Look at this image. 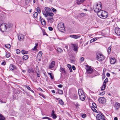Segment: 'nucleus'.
Segmentation results:
<instances>
[{"label": "nucleus", "mask_w": 120, "mask_h": 120, "mask_svg": "<svg viewBox=\"0 0 120 120\" xmlns=\"http://www.w3.org/2000/svg\"><path fill=\"white\" fill-rule=\"evenodd\" d=\"M101 4L100 2H99L96 5L94 6V11L97 13V15L98 13L101 10Z\"/></svg>", "instance_id": "nucleus-1"}, {"label": "nucleus", "mask_w": 120, "mask_h": 120, "mask_svg": "<svg viewBox=\"0 0 120 120\" xmlns=\"http://www.w3.org/2000/svg\"><path fill=\"white\" fill-rule=\"evenodd\" d=\"M108 13L105 11H101L98 13V15L100 18L103 19L106 18L108 16Z\"/></svg>", "instance_id": "nucleus-2"}, {"label": "nucleus", "mask_w": 120, "mask_h": 120, "mask_svg": "<svg viewBox=\"0 0 120 120\" xmlns=\"http://www.w3.org/2000/svg\"><path fill=\"white\" fill-rule=\"evenodd\" d=\"M78 94L80 99L82 101H84L86 98V96L83 90L81 89H79Z\"/></svg>", "instance_id": "nucleus-3"}, {"label": "nucleus", "mask_w": 120, "mask_h": 120, "mask_svg": "<svg viewBox=\"0 0 120 120\" xmlns=\"http://www.w3.org/2000/svg\"><path fill=\"white\" fill-rule=\"evenodd\" d=\"M58 30L61 32H64L65 31L64 23L62 22L59 23L58 25Z\"/></svg>", "instance_id": "nucleus-4"}, {"label": "nucleus", "mask_w": 120, "mask_h": 120, "mask_svg": "<svg viewBox=\"0 0 120 120\" xmlns=\"http://www.w3.org/2000/svg\"><path fill=\"white\" fill-rule=\"evenodd\" d=\"M97 60L99 61H101L104 59V57L101 53H97Z\"/></svg>", "instance_id": "nucleus-5"}, {"label": "nucleus", "mask_w": 120, "mask_h": 120, "mask_svg": "<svg viewBox=\"0 0 120 120\" xmlns=\"http://www.w3.org/2000/svg\"><path fill=\"white\" fill-rule=\"evenodd\" d=\"M0 30L3 32H4L6 31L7 29L6 26V23H3L1 24L0 26Z\"/></svg>", "instance_id": "nucleus-6"}, {"label": "nucleus", "mask_w": 120, "mask_h": 120, "mask_svg": "<svg viewBox=\"0 0 120 120\" xmlns=\"http://www.w3.org/2000/svg\"><path fill=\"white\" fill-rule=\"evenodd\" d=\"M51 14V15H49L47 17V19L48 22H50L51 23H52L53 22V17L54 14L53 13H52Z\"/></svg>", "instance_id": "nucleus-7"}, {"label": "nucleus", "mask_w": 120, "mask_h": 120, "mask_svg": "<svg viewBox=\"0 0 120 120\" xmlns=\"http://www.w3.org/2000/svg\"><path fill=\"white\" fill-rule=\"evenodd\" d=\"M86 73H87L91 74L92 72L93 69L90 67L88 65H86Z\"/></svg>", "instance_id": "nucleus-8"}, {"label": "nucleus", "mask_w": 120, "mask_h": 120, "mask_svg": "<svg viewBox=\"0 0 120 120\" xmlns=\"http://www.w3.org/2000/svg\"><path fill=\"white\" fill-rule=\"evenodd\" d=\"M105 116L101 114V115L99 114H98L97 115L96 118L97 119L100 120L101 119H102V120H106L104 118Z\"/></svg>", "instance_id": "nucleus-9"}, {"label": "nucleus", "mask_w": 120, "mask_h": 120, "mask_svg": "<svg viewBox=\"0 0 120 120\" xmlns=\"http://www.w3.org/2000/svg\"><path fill=\"white\" fill-rule=\"evenodd\" d=\"M45 9L46 13L47 14V15L48 14L49 15H51V14L53 13H52L51 12V9L48 7H45Z\"/></svg>", "instance_id": "nucleus-10"}, {"label": "nucleus", "mask_w": 120, "mask_h": 120, "mask_svg": "<svg viewBox=\"0 0 120 120\" xmlns=\"http://www.w3.org/2000/svg\"><path fill=\"white\" fill-rule=\"evenodd\" d=\"M42 51H40L38 53L37 58V60L39 61H40L41 60V58L42 56Z\"/></svg>", "instance_id": "nucleus-11"}, {"label": "nucleus", "mask_w": 120, "mask_h": 120, "mask_svg": "<svg viewBox=\"0 0 120 120\" xmlns=\"http://www.w3.org/2000/svg\"><path fill=\"white\" fill-rule=\"evenodd\" d=\"M100 103H104L106 102L105 99L104 98L101 97L98 99Z\"/></svg>", "instance_id": "nucleus-12"}, {"label": "nucleus", "mask_w": 120, "mask_h": 120, "mask_svg": "<svg viewBox=\"0 0 120 120\" xmlns=\"http://www.w3.org/2000/svg\"><path fill=\"white\" fill-rule=\"evenodd\" d=\"M55 62L54 61H52L51 63L49 66V69H51L55 65Z\"/></svg>", "instance_id": "nucleus-13"}, {"label": "nucleus", "mask_w": 120, "mask_h": 120, "mask_svg": "<svg viewBox=\"0 0 120 120\" xmlns=\"http://www.w3.org/2000/svg\"><path fill=\"white\" fill-rule=\"evenodd\" d=\"M115 31L118 36H120V29L117 28L115 29Z\"/></svg>", "instance_id": "nucleus-14"}, {"label": "nucleus", "mask_w": 120, "mask_h": 120, "mask_svg": "<svg viewBox=\"0 0 120 120\" xmlns=\"http://www.w3.org/2000/svg\"><path fill=\"white\" fill-rule=\"evenodd\" d=\"M40 19L42 25L44 26L46 25V23L45 20L43 19H41V16H40Z\"/></svg>", "instance_id": "nucleus-15"}, {"label": "nucleus", "mask_w": 120, "mask_h": 120, "mask_svg": "<svg viewBox=\"0 0 120 120\" xmlns=\"http://www.w3.org/2000/svg\"><path fill=\"white\" fill-rule=\"evenodd\" d=\"M55 112L53 110H52L51 116L54 119H56L57 117L55 113Z\"/></svg>", "instance_id": "nucleus-16"}, {"label": "nucleus", "mask_w": 120, "mask_h": 120, "mask_svg": "<svg viewBox=\"0 0 120 120\" xmlns=\"http://www.w3.org/2000/svg\"><path fill=\"white\" fill-rule=\"evenodd\" d=\"M18 39L20 41H22L24 39V35L22 34H19L18 36Z\"/></svg>", "instance_id": "nucleus-17"}, {"label": "nucleus", "mask_w": 120, "mask_h": 120, "mask_svg": "<svg viewBox=\"0 0 120 120\" xmlns=\"http://www.w3.org/2000/svg\"><path fill=\"white\" fill-rule=\"evenodd\" d=\"M71 46L74 49V50L76 52L77 51V46L75 44H71Z\"/></svg>", "instance_id": "nucleus-18"}, {"label": "nucleus", "mask_w": 120, "mask_h": 120, "mask_svg": "<svg viewBox=\"0 0 120 120\" xmlns=\"http://www.w3.org/2000/svg\"><path fill=\"white\" fill-rule=\"evenodd\" d=\"M9 69L10 70H13L16 69V67L15 65L11 64L10 65Z\"/></svg>", "instance_id": "nucleus-19"}, {"label": "nucleus", "mask_w": 120, "mask_h": 120, "mask_svg": "<svg viewBox=\"0 0 120 120\" xmlns=\"http://www.w3.org/2000/svg\"><path fill=\"white\" fill-rule=\"evenodd\" d=\"M85 0H77L76 2L77 4L79 5L82 4Z\"/></svg>", "instance_id": "nucleus-20"}, {"label": "nucleus", "mask_w": 120, "mask_h": 120, "mask_svg": "<svg viewBox=\"0 0 120 120\" xmlns=\"http://www.w3.org/2000/svg\"><path fill=\"white\" fill-rule=\"evenodd\" d=\"M116 60L114 58H111L110 59V62L111 64H113L115 63Z\"/></svg>", "instance_id": "nucleus-21"}, {"label": "nucleus", "mask_w": 120, "mask_h": 120, "mask_svg": "<svg viewBox=\"0 0 120 120\" xmlns=\"http://www.w3.org/2000/svg\"><path fill=\"white\" fill-rule=\"evenodd\" d=\"M120 104L118 102H116L115 104V108L116 109H118L120 108Z\"/></svg>", "instance_id": "nucleus-22"}, {"label": "nucleus", "mask_w": 120, "mask_h": 120, "mask_svg": "<svg viewBox=\"0 0 120 120\" xmlns=\"http://www.w3.org/2000/svg\"><path fill=\"white\" fill-rule=\"evenodd\" d=\"M70 37L72 38L76 39L78 38H79L80 37V36L76 35H71L70 36Z\"/></svg>", "instance_id": "nucleus-23"}, {"label": "nucleus", "mask_w": 120, "mask_h": 120, "mask_svg": "<svg viewBox=\"0 0 120 120\" xmlns=\"http://www.w3.org/2000/svg\"><path fill=\"white\" fill-rule=\"evenodd\" d=\"M60 71L62 73L66 74L67 73L66 71L64 70V68L62 67H61L60 68Z\"/></svg>", "instance_id": "nucleus-24"}, {"label": "nucleus", "mask_w": 120, "mask_h": 120, "mask_svg": "<svg viewBox=\"0 0 120 120\" xmlns=\"http://www.w3.org/2000/svg\"><path fill=\"white\" fill-rule=\"evenodd\" d=\"M5 118L2 114H0V120H5Z\"/></svg>", "instance_id": "nucleus-25"}, {"label": "nucleus", "mask_w": 120, "mask_h": 120, "mask_svg": "<svg viewBox=\"0 0 120 120\" xmlns=\"http://www.w3.org/2000/svg\"><path fill=\"white\" fill-rule=\"evenodd\" d=\"M28 71L29 73H34L33 69L31 68H30L28 69Z\"/></svg>", "instance_id": "nucleus-26"}, {"label": "nucleus", "mask_w": 120, "mask_h": 120, "mask_svg": "<svg viewBox=\"0 0 120 120\" xmlns=\"http://www.w3.org/2000/svg\"><path fill=\"white\" fill-rule=\"evenodd\" d=\"M28 58V56L27 55H25L23 56V60H26Z\"/></svg>", "instance_id": "nucleus-27"}, {"label": "nucleus", "mask_w": 120, "mask_h": 120, "mask_svg": "<svg viewBox=\"0 0 120 120\" xmlns=\"http://www.w3.org/2000/svg\"><path fill=\"white\" fill-rule=\"evenodd\" d=\"M48 74L50 75V77L52 79H53L54 76L53 74L51 73H49Z\"/></svg>", "instance_id": "nucleus-28"}, {"label": "nucleus", "mask_w": 120, "mask_h": 120, "mask_svg": "<svg viewBox=\"0 0 120 120\" xmlns=\"http://www.w3.org/2000/svg\"><path fill=\"white\" fill-rule=\"evenodd\" d=\"M43 14L45 17H47L49 15L46 13V11H43Z\"/></svg>", "instance_id": "nucleus-29"}, {"label": "nucleus", "mask_w": 120, "mask_h": 120, "mask_svg": "<svg viewBox=\"0 0 120 120\" xmlns=\"http://www.w3.org/2000/svg\"><path fill=\"white\" fill-rule=\"evenodd\" d=\"M106 86V85L103 84V85L102 86L101 88V90H104L105 89Z\"/></svg>", "instance_id": "nucleus-30"}, {"label": "nucleus", "mask_w": 120, "mask_h": 120, "mask_svg": "<svg viewBox=\"0 0 120 120\" xmlns=\"http://www.w3.org/2000/svg\"><path fill=\"white\" fill-rule=\"evenodd\" d=\"M58 92L59 94H63V92L62 90H58Z\"/></svg>", "instance_id": "nucleus-31"}, {"label": "nucleus", "mask_w": 120, "mask_h": 120, "mask_svg": "<svg viewBox=\"0 0 120 120\" xmlns=\"http://www.w3.org/2000/svg\"><path fill=\"white\" fill-rule=\"evenodd\" d=\"M59 102L60 104L61 105H63L64 104V103L62 100L60 99L59 101Z\"/></svg>", "instance_id": "nucleus-32"}, {"label": "nucleus", "mask_w": 120, "mask_h": 120, "mask_svg": "<svg viewBox=\"0 0 120 120\" xmlns=\"http://www.w3.org/2000/svg\"><path fill=\"white\" fill-rule=\"evenodd\" d=\"M28 51H25L24 50H22L21 51V52L22 54H27L28 53Z\"/></svg>", "instance_id": "nucleus-33"}, {"label": "nucleus", "mask_w": 120, "mask_h": 120, "mask_svg": "<svg viewBox=\"0 0 120 120\" xmlns=\"http://www.w3.org/2000/svg\"><path fill=\"white\" fill-rule=\"evenodd\" d=\"M80 15L82 17L85 16L87 15V14L86 13H80Z\"/></svg>", "instance_id": "nucleus-34"}, {"label": "nucleus", "mask_w": 120, "mask_h": 120, "mask_svg": "<svg viewBox=\"0 0 120 120\" xmlns=\"http://www.w3.org/2000/svg\"><path fill=\"white\" fill-rule=\"evenodd\" d=\"M97 40V39L96 38H94L93 39H92L91 40H90V43H91L95 41L96 40Z\"/></svg>", "instance_id": "nucleus-35"}, {"label": "nucleus", "mask_w": 120, "mask_h": 120, "mask_svg": "<svg viewBox=\"0 0 120 120\" xmlns=\"http://www.w3.org/2000/svg\"><path fill=\"white\" fill-rule=\"evenodd\" d=\"M36 9L37 11L39 13H41V9L39 7H37Z\"/></svg>", "instance_id": "nucleus-36"}, {"label": "nucleus", "mask_w": 120, "mask_h": 120, "mask_svg": "<svg viewBox=\"0 0 120 120\" xmlns=\"http://www.w3.org/2000/svg\"><path fill=\"white\" fill-rule=\"evenodd\" d=\"M108 78H106L104 82L103 83V84L106 85V83L108 82Z\"/></svg>", "instance_id": "nucleus-37"}, {"label": "nucleus", "mask_w": 120, "mask_h": 120, "mask_svg": "<svg viewBox=\"0 0 120 120\" xmlns=\"http://www.w3.org/2000/svg\"><path fill=\"white\" fill-rule=\"evenodd\" d=\"M10 54L8 52H6V57L8 58L9 57H10Z\"/></svg>", "instance_id": "nucleus-38"}, {"label": "nucleus", "mask_w": 120, "mask_h": 120, "mask_svg": "<svg viewBox=\"0 0 120 120\" xmlns=\"http://www.w3.org/2000/svg\"><path fill=\"white\" fill-rule=\"evenodd\" d=\"M95 107H91V108L92 109V110L95 112H97V110H96L95 109Z\"/></svg>", "instance_id": "nucleus-39"}, {"label": "nucleus", "mask_w": 120, "mask_h": 120, "mask_svg": "<svg viewBox=\"0 0 120 120\" xmlns=\"http://www.w3.org/2000/svg\"><path fill=\"white\" fill-rule=\"evenodd\" d=\"M11 47L10 45L9 44L5 45V47L6 48H10Z\"/></svg>", "instance_id": "nucleus-40"}, {"label": "nucleus", "mask_w": 120, "mask_h": 120, "mask_svg": "<svg viewBox=\"0 0 120 120\" xmlns=\"http://www.w3.org/2000/svg\"><path fill=\"white\" fill-rule=\"evenodd\" d=\"M75 105L76 108L77 109H78V108H79V106H80V105L78 104V103L77 102L75 104Z\"/></svg>", "instance_id": "nucleus-41"}, {"label": "nucleus", "mask_w": 120, "mask_h": 120, "mask_svg": "<svg viewBox=\"0 0 120 120\" xmlns=\"http://www.w3.org/2000/svg\"><path fill=\"white\" fill-rule=\"evenodd\" d=\"M38 15V13L37 12H35L34 14V17L36 18Z\"/></svg>", "instance_id": "nucleus-42"}, {"label": "nucleus", "mask_w": 120, "mask_h": 120, "mask_svg": "<svg viewBox=\"0 0 120 120\" xmlns=\"http://www.w3.org/2000/svg\"><path fill=\"white\" fill-rule=\"evenodd\" d=\"M111 46H110L108 47V49L107 50V51H108V53H110L111 50Z\"/></svg>", "instance_id": "nucleus-43"}, {"label": "nucleus", "mask_w": 120, "mask_h": 120, "mask_svg": "<svg viewBox=\"0 0 120 120\" xmlns=\"http://www.w3.org/2000/svg\"><path fill=\"white\" fill-rule=\"evenodd\" d=\"M57 51L59 52H62V50L60 48H58L57 49Z\"/></svg>", "instance_id": "nucleus-44"}, {"label": "nucleus", "mask_w": 120, "mask_h": 120, "mask_svg": "<svg viewBox=\"0 0 120 120\" xmlns=\"http://www.w3.org/2000/svg\"><path fill=\"white\" fill-rule=\"evenodd\" d=\"M6 26L7 27V28H9L11 26V24L9 23H8V24H6Z\"/></svg>", "instance_id": "nucleus-45"}, {"label": "nucleus", "mask_w": 120, "mask_h": 120, "mask_svg": "<svg viewBox=\"0 0 120 120\" xmlns=\"http://www.w3.org/2000/svg\"><path fill=\"white\" fill-rule=\"evenodd\" d=\"M86 115L85 114H84L82 115V117L83 118H85L86 117Z\"/></svg>", "instance_id": "nucleus-46"}, {"label": "nucleus", "mask_w": 120, "mask_h": 120, "mask_svg": "<svg viewBox=\"0 0 120 120\" xmlns=\"http://www.w3.org/2000/svg\"><path fill=\"white\" fill-rule=\"evenodd\" d=\"M35 71L36 73L39 72V70L38 68V67H36V69Z\"/></svg>", "instance_id": "nucleus-47"}, {"label": "nucleus", "mask_w": 120, "mask_h": 120, "mask_svg": "<svg viewBox=\"0 0 120 120\" xmlns=\"http://www.w3.org/2000/svg\"><path fill=\"white\" fill-rule=\"evenodd\" d=\"M16 53L17 54H19L20 53V50L19 49H16Z\"/></svg>", "instance_id": "nucleus-48"}, {"label": "nucleus", "mask_w": 120, "mask_h": 120, "mask_svg": "<svg viewBox=\"0 0 120 120\" xmlns=\"http://www.w3.org/2000/svg\"><path fill=\"white\" fill-rule=\"evenodd\" d=\"M52 9L53 11L54 12H56V10L54 8H52Z\"/></svg>", "instance_id": "nucleus-49"}, {"label": "nucleus", "mask_w": 120, "mask_h": 120, "mask_svg": "<svg viewBox=\"0 0 120 120\" xmlns=\"http://www.w3.org/2000/svg\"><path fill=\"white\" fill-rule=\"evenodd\" d=\"M39 94L40 95L42 96L44 98L45 97L44 95L43 94H42L41 93H39Z\"/></svg>", "instance_id": "nucleus-50"}, {"label": "nucleus", "mask_w": 120, "mask_h": 120, "mask_svg": "<svg viewBox=\"0 0 120 120\" xmlns=\"http://www.w3.org/2000/svg\"><path fill=\"white\" fill-rule=\"evenodd\" d=\"M25 87L29 90H30L31 89V88H30V87L28 86H26Z\"/></svg>", "instance_id": "nucleus-51"}, {"label": "nucleus", "mask_w": 120, "mask_h": 120, "mask_svg": "<svg viewBox=\"0 0 120 120\" xmlns=\"http://www.w3.org/2000/svg\"><path fill=\"white\" fill-rule=\"evenodd\" d=\"M67 66L69 68V69L71 68V65L70 64H68L67 65Z\"/></svg>", "instance_id": "nucleus-52"}, {"label": "nucleus", "mask_w": 120, "mask_h": 120, "mask_svg": "<svg viewBox=\"0 0 120 120\" xmlns=\"http://www.w3.org/2000/svg\"><path fill=\"white\" fill-rule=\"evenodd\" d=\"M49 30L50 31H52L53 30V28L51 27H48Z\"/></svg>", "instance_id": "nucleus-53"}, {"label": "nucleus", "mask_w": 120, "mask_h": 120, "mask_svg": "<svg viewBox=\"0 0 120 120\" xmlns=\"http://www.w3.org/2000/svg\"><path fill=\"white\" fill-rule=\"evenodd\" d=\"M43 35H47L46 33L45 32V31L44 30H43Z\"/></svg>", "instance_id": "nucleus-54"}, {"label": "nucleus", "mask_w": 120, "mask_h": 120, "mask_svg": "<svg viewBox=\"0 0 120 120\" xmlns=\"http://www.w3.org/2000/svg\"><path fill=\"white\" fill-rule=\"evenodd\" d=\"M105 91H103V92L100 93V95H103L105 94Z\"/></svg>", "instance_id": "nucleus-55"}, {"label": "nucleus", "mask_w": 120, "mask_h": 120, "mask_svg": "<svg viewBox=\"0 0 120 120\" xmlns=\"http://www.w3.org/2000/svg\"><path fill=\"white\" fill-rule=\"evenodd\" d=\"M6 100H5L4 101H3L2 100H1V103H6Z\"/></svg>", "instance_id": "nucleus-56"}, {"label": "nucleus", "mask_w": 120, "mask_h": 120, "mask_svg": "<svg viewBox=\"0 0 120 120\" xmlns=\"http://www.w3.org/2000/svg\"><path fill=\"white\" fill-rule=\"evenodd\" d=\"M92 105L94 107L97 108L96 105V104L94 103H92Z\"/></svg>", "instance_id": "nucleus-57"}, {"label": "nucleus", "mask_w": 120, "mask_h": 120, "mask_svg": "<svg viewBox=\"0 0 120 120\" xmlns=\"http://www.w3.org/2000/svg\"><path fill=\"white\" fill-rule=\"evenodd\" d=\"M58 87L60 88H62V87L63 86L61 84H60L58 85Z\"/></svg>", "instance_id": "nucleus-58"}, {"label": "nucleus", "mask_w": 120, "mask_h": 120, "mask_svg": "<svg viewBox=\"0 0 120 120\" xmlns=\"http://www.w3.org/2000/svg\"><path fill=\"white\" fill-rule=\"evenodd\" d=\"M6 64V62L4 61L3 62H2L1 63V64L2 65H4Z\"/></svg>", "instance_id": "nucleus-59"}, {"label": "nucleus", "mask_w": 120, "mask_h": 120, "mask_svg": "<svg viewBox=\"0 0 120 120\" xmlns=\"http://www.w3.org/2000/svg\"><path fill=\"white\" fill-rule=\"evenodd\" d=\"M72 68L73 70H75L76 69L75 68L74 66H72Z\"/></svg>", "instance_id": "nucleus-60"}, {"label": "nucleus", "mask_w": 120, "mask_h": 120, "mask_svg": "<svg viewBox=\"0 0 120 120\" xmlns=\"http://www.w3.org/2000/svg\"><path fill=\"white\" fill-rule=\"evenodd\" d=\"M37 47L36 46H35L34 47V48L32 50H35L36 49H37Z\"/></svg>", "instance_id": "nucleus-61"}, {"label": "nucleus", "mask_w": 120, "mask_h": 120, "mask_svg": "<svg viewBox=\"0 0 120 120\" xmlns=\"http://www.w3.org/2000/svg\"><path fill=\"white\" fill-rule=\"evenodd\" d=\"M37 73V76L38 77H40V74H39V72Z\"/></svg>", "instance_id": "nucleus-62"}, {"label": "nucleus", "mask_w": 120, "mask_h": 120, "mask_svg": "<svg viewBox=\"0 0 120 120\" xmlns=\"http://www.w3.org/2000/svg\"><path fill=\"white\" fill-rule=\"evenodd\" d=\"M106 76L108 77H109L110 76V74L109 73H107L106 74Z\"/></svg>", "instance_id": "nucleus-63"}, {"label": "nucleus", "mask_w": 120, "mask_h": 120, "mask_svg": "<svg viewBox=\"0 0 120 120\" xmlns=\"http://www.w3.org/2000/svg\"><path fill=\"white\" fill-rule=\"evenodd\" d=\"M84 60V58L83 57H81V58L80 60L82 62Z\"/></svg>", "instance_id": "nucleus-64"}]
</instances>
